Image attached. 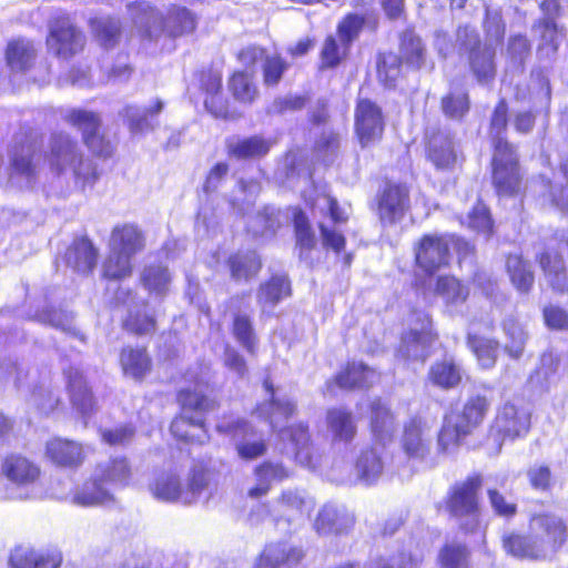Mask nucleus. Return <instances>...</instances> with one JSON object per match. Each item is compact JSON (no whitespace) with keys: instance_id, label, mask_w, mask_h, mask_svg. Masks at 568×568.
<instances>
[{"instance_id":"nucleus-17","label":"nucleus","mask_w":568,"mask_h":568,"mask_svg":"<svg viewBox=\"0 0 568 568\" xmlns=\"http://www.w3.org/2000/svg\"><path fill=\"white\" fill-rule=\"evenodd\" d=\"M530 426V415L513 404H505L495 419V428L506 437L515 438L526 434Z\"/></svg>"},{"instance_id":"nucleus-24","label":"nucleus","mask_w":568,"mask_h":568,"mask_svg":"<svg viewBox=\"0 0 568 568\" xmlns=\"http://www.w3.org/2000/svg\"><path fill=\"white\" fill-rule=\"evenodd\" d=\"M145 239L142 231L133 224L115 226L110 237V248L120 254L134 256L143 251Z\"/></svg>"},{"instance_id":"nucleus-1","label":"nucleus","mask_w":568,"mask_h":568,"mask_svg":"<svg viewBox=\"0 0 568 568\" xmlns=\"http://www.w3.org/2000/svg\"><path fill=\"white\" fill-rule=\"evenodd\" d=\"M48 162L53 173L71 174L82 190L92 186L99 178L94 163L84 158L77 142L63 133L52 135Z\"/></svg>"},{"instance_id":"nucleus-15","label":"nucleus","mask_w":568,"mask_h":568,"mask_svg":"<svg viewBox=\"0 0 568 568\" xmlns=\"http://www.w3.org/2000/svg\"><path fill=\"white\" fill-rule=\"evenodd\" d=\"M427 158L438 170H449L457 163V151L449 132L438 130L428 136Z\"/></svg>"},{"instance_id":"nucleus-56","label":"nucleus","mask_w":568,"mask_h":568,"mask_svg":"<svg viewBox=\"0 0 568 568\" xmlns=\"http://www.w3.org/2000/svg\"><path fill=\"white\" fill-rule=\"evenodd\" d=\"M436 293L442 296L447 304H462L467 300L469 290L456 277L442 276L437 280Z\"/></svg>"},{"instance_id":"nucleus-44","label":"nucleus","mask_w":568,"mask_h":568,"mask_svg":"<svg viewBox=\"0 0 568 568\" xmlns=\"http://www.w3.org/2000/svg\"><path fill=\"white\" fill-rule=\"evenodd\" d=\"M535 29L540 33V42L537 49L538 58L540 60H551L558 50L560 39L557 24L555 21L540 20L535 24Z\"/></svg>"},{"instance_id":"nucleus-50","label":"nucleus","mask_w":568,"mask_h":568,"mask_svg":"<svg viewBox=\"0 0 568 568\" xmlns=\"http://www.w3.org/2000/svg\"><path fill=\"white\" fill-rule=\"evenodd\" d=\"M291 292L290 283L284 276H274L267 283L261 285L257 300L263 306H275L283 297Z\"/></svg>"},{"instance_id":"nucleus-39","label":"nucleus","mask_w":568,"mask_h":568,"mask_svg":"<svg viewBox=\"0 0 568 568\" xmlns=\"http://www.w3.org/2000/svg\"><path fill=\"white\" fill-rule=\"evenodd\" d=\"M354 524V518L348 514H339L334 506H324L315 520V529L321 535L338 534Z\"/></svg>"},{"instance_id":"nucleus-10","label":"nucleus","mask_w":568,"mask_h":568,"mask_svg":"<svg viewBox=\"0 0 568 568\" xmlns=\"http://www.w3.org/2000/svg\"><path fill=\"white\" fill-rule=\"evenodd\" d=\"M385 128L382 109L368 99H361L355 109V132L363 148L382 139Z\"/></svg>"},{"instance_id":"nucleus-29","label":"nucleus","mask_w":568,"mask_h":568,"mask_svg":"<svg viewBox=\"0 0 568 568\" xmlns=\"http://www.w3.org/2000/svg\"><path fill=\"white\" fill-rule=\"evenodd\" d=\"M254 475L256 484L248 490V496L260 498L268 493L272 483L287 478L290 473L282 464L265 462L255 467Z\"/></svg>"},{"instance_id":"nucleus-31","label":"nucleus","mask_w":568,"mask_h":568,"mask_svg":"<svg viewBox=\"0 0 568 568\" xmlns=\"http://www.w3.org/2000/svg\"><path fill=\"white\" fill-rule=\"evenodd\" d=\"M506 271L514 287L523 294H528L535 283L531 265L519 254H510L506 260Z\"/></svg>"},{"instance_id":"nucleus-28","label":"nucleus","mask_w":568,"mask_h":568,"mask_svg":"<svg viewBox=\"0 0 568 568\" xmlns=\"http://www.w3.org/2000/svg\"><path fill=\"white\" fill-rule=\"evenodd\" d=\"M290 435L291 442L295 445L296 460L311 469H316L321 466V455L314 450L310 444V436L307 427L297 425L290 430L283 432L282 436Z\"/></svg>"},{"instance_id":"nucleus-46","label":"nucleus","mask_w":568,"mask_h":568,"mask_svg":"<svg viewBox=\"0 0 568 568\" xmlns=\"http://www.w3.org/2000/svg\"><path fill=\"white\" fill-rule=\"evenodd\" d=\"M163 109V102L158 100L153 106L149 109H140L136 106L125 108V116L129 128L134 133H142L154 128L153 116L159 114Z\"/></svg>"},{"instance_id":"nucleus-64","label":"nucleus","mask_w":568,"mask_h":568,"mask_svg":"<svg viewBox=\"0 0 568 568\" xmlns=\"http://www.w3.org/2000/svg\"><path fill=\"white\" fill-rule=\"evenodd\" d=\"M230 89L234 98L244 103H251L257 95L256 85L244 72H236L230 80Z\"/></svg>"},{"instance_id":"nucleus-45","label":"nucleus","mask_w":568,"mask_h":568,"mask_svg":"<svg viewBox=\"0 0 568 568\" xmlns=\"http://www.w3.org/2000/svg\"><path fill=\"white\" fill-rule=\"evenodd\" d=\"M399 57L409 68L419 69L423 65L425 49L422 40L413 31H405L402 34Z\"/></svg>"},{"instance_id":"nucleus-32","label":"nucleus","mask_w":568,"mask_h":568,"mask_svg":"<svg viewBox=\"0 0 568 568\" xmlns=\"http://www.w3.org/2000/svg\"><path fill=\"white\" fill-rule=\"evenodd\" d=\"M313 508V503L301 491L285 490L277 501V513L286 517L288 521L302 519L308 515Z\"/></svg>"},{"instance_id":"nucleus-60","label":"nucleus","mask_w":568,"mask_h":568,"mask_svg":"<svg viewBox=\"0 0 568 568\" xmlns=\"http://www.w3.org/2000/svg\"><path fill=\"white\" fill-rule=\"evenodd\" d=\"M402 62L400 57L393 52L379 54L377 61V75L379 81L386 87H394L400 75Z\"/></svg>"},{"instance_id":"nucleus-37","label":"nucleus","mask_w":568,"mask_h":568,"mask_svg":"<svg viewBox=\"0 0 568 568\" xmlns=\"http://www.w3.org/2000/svg\"><path fill=\"white\" fill-rule=\"evenodd\" d=\"M124 327L138 335L154 333L156 329L155 312L145 302L135 304L129 310Z\"/></svg>"},{"instance_id":"nucleus-9","label":"nucleus","mask_w":568,"mask_h":568,"mask_svg":"<svg viewBox=\"0 0 568 568\" xmlns=\"http://www.w3.org/2000/svg\"><path fill=\"white\" fill-rule=\"evenodd\" d=\"M417 266L427 274H434L449 262V241L447 236L427 234L415 245Z\"/></svg>"},{"instance_id":"nucleus-47","label":"nucleus","mask_w":568,"mask_h":568,"mask_svg":"<svg viewBox=\"0 0 568 568\" xmlns=\"http://www.w3.org/2000/svg\"><path fill=\"white\" fill-rule=\"evenodd\" d=\"M231 275L235 281L248 280L257 274L261 260L255 252L237 253L230 257Z\"/></svg>"},{"instance_id":"nucleus-7","label":"nucleus","mask_w":568,"mask_h":568,"mask_svg":"<svg viewBox=\"0 0 568 568\" xmlns=\"http://www.w3.org/2000/svg\"><path fill=\"white\" fill-rule=\"evenodd\" d=\"M39 174V159L36 160L34 145L31 142L14 145L10 156L9 183L18 189H29Z\"/></svg>"},{"instance_id":"nucleus-12","label":"nucleus","mask_w":568,"mask_h":568,"mask_svg":"<svg viewBox=\"0 0 568 568\" xmlns=\"http://www.w3.org/2000/svg\"><path fill=\"white\" fill-rule=\"evenodd\" d=\"M65 120L82 131L84 143L93 153L103 158L112 154V144L99 133L100 120L94 113L72 110L65 115Z\"/></svg>"},{"instance_id":"nucleus-63","label":"nucleus","mask_w":568,"mask_h":568,"mask_svg":"<svg viewBox=\"0 0 568 568\" xmlns=\"http://www.w3.org/2000/svg\"><path fill=\"white\" fill-rule=\"evenodd\" d=\"M38 321L48 324L54 328L61 329L64 333L75 335V327L73 325V316L60 310L45 308L38 313Z\"/></svg>"},{"instance_id":"nucleus-5","label":"nucleus","mask_w":568,"mask_h":568,"mask_svg":"<svg viewBox=\"0 0 568 568\" xmlns=\"http://www.w3.org/2000/svg\"><path fill=\"white\" fill-rule=\"evenodd\" d=\"M48 28L47 45L55 57L68 60L83 50L85 36L69 17L53 18Z\"/></svg>"},{"instance_id":"nucleus-30","label":"nucleus","mask_w":568,"mask_h":568,"mask_svg":"<svg viewBox=\"0 0 568 568\" xmlns=\"http://www.w3.org/2000/svg\"><path fill=\"white\" fill-rule=\"evenodd\" d=\"M378 379V374L363 363H352L335 378V384L343 389L367 388Z\"/></svg>"},{"instance_id":"nucleus-18","label":"nucleus","mask_w":568,"mask_h":568,"mask_svg":"<svg viewBox=\"0 0 568 568\" xmlns=\"http://www.w3.org/2000/svg\"><path fill=\"white\" fill-rule=\"evenodd\" d=\"M45 455L53 464L61 467L77 468L84 460L82 445L63 438L49 440L47 443Z\"/></svg>"},{"instance_id":"nucleus-51","label":"nucleus","mask_w":568,"mask_h":568,"mask_svg":"<svg viewBox=\"0 0 568 568\" xmlns=\"http://www.w3.org/2000/svg\"><path fill=\"white\" fill-rule=\"evenodd\" d=\"M504 332L506 335L505 352L514 359H519L525 349L527 333L523 326L514 318H507L504 322Z\"/></svg>"},{"instance_id":"nucleus-27","label":"nucleus","mask_w":568,"mask_h":568,"mask_svg":"<svg viewBox=\"0 0 568 568\" xmlns=\"http://www.w3.org/2000/svg\"><path fill=\"white\" fill-rule=\"evenodd\" d=\"M326 423L334 442L349 443L357 433V426L352 412L344 408L328 409Z\"/></svg>"},{"instance_id":"nucleus-11","label":"nucleus","mask_w":568,"mask_h":568,"mask_svg":"<svg viewBox=\"0 0 568 568\" xmlns=\"http://www.w3.org/2000/svg\"><path fill=\"white\" fill-rule=\"evenodd\" d=\"M480 485L481 479L479 476L469 477L452 488L447 501V508L453 516L457 518L468 517L470 519V529L477 524V491Z\"/></svg>"},{"instance_id":"nucleus-26","label":"nucleus","mask_w":568,"mask_h":568,"mask_svg":"<svg viewBox=\"0 0 568 568\" xmlns=\"http://www.w3.org/2000/svg\"><path fill=\"white\" fill-rule=\"evenodd\" d=\"M98 252L91 241L80 237L65 252V262L74 271L88 274L97 265Z\"/></svg>"},{"instance_id":"nucleus-41","label":"nucleus","mask_w":568,"mask_h":568,"mask_svg":"<svg viewBox=\"0 0 568 568\" xmlns=\"http://www.w3.org/2000/svg\"><path fill=\"white\" fill-rule=\"evenodd\" d=\"M178 400L182 407L183 413L187 415L195 413V417L200 418H202L204 413L214 410L216 408V402L205 395L202 389H182L178 395Z\"/></svg>"},{"instance_id":"nucleus-4","label":"nucleus","mask_w":568,"mask_h":568,"mask_svg":"<svg viewBox=\"0 0 568 568\" xmlns=\"http://www.w3.org/2000/svg\"><path fill=\"white\" fill-rule=\"evenodd\" d=\"M528 528L546 559L552 558L567 541V524L555 514L532 515Z\"/></svg>"},{"instance_id":"nucleus-23","label":"nucleus","mask_w":568,"mask_h":568,"mask_svg":"<svg viewBox=\"0 0 568 568\" xmlns=\"http://www.w3.org/2000/svg\"><path fill=\"white\" fill-rule=\"evenodd\" d=\"M430 440L426 425L420 418H412L404 427L402 446L407 456L424 458L429 452Z\"/></svg>"},{"instance_id":"nucleus-19","label":"nucleus","mask_w":568,"mask_h":568,"mask_svg":"<svg viewBox=\"0 0 568 568\" xmlns=\"http://www.w3.org/2000/svg\"><path fill=\"white\" fill-rule=\"evenodd\" d=\"M1 469L2 474L18 487H28L40 477L39 466L20 455L7 457Z\"/></svg>"},{"instance_id":"nucleus-57","label":"nucleus","mask_w":568,"mask_h":568,"mask_svg":"<svg viewBox=\"0 0 568 568\" xmlns=\"http://www.w3.org/2000/svg\"><path fill=\"white\" fill-rule=\"evenodd\" d=\"M92 30L95 39L105 49L113 48L120 39V22L112 18H102L92 21Z\"/></svg>"},{"instance_id":"nucleus-22","label":"nucleus","mask_w":568,"mask_h":568,"mask_svg":"<svg viewBox=\"0 0 568 568\" xmlns=\"http://www.w3.org/2000/svg\"><path fill=\"white\" fill-rule=\"evenodd\" d=\"M538 262L548 286L557 294L567 293L568 277L562 256L558 252L546 251Z\"/></svg>"},{"instance_id":"nucleus-25","label":"nucleus","mask_w":568,"mask_h":568,"mask_svg":"<svg viewBox=\"0 0 568 568\" xmlns=\"http://www.w3.org/2000/svg\"><path fill=\"white\" fill-rule=\"evenodd\" d=\"M501 542L504 550L515 558L529 560L546 559L530 531L528 534L506 532L503 535Z\"/></svg>"},{"instance_id":"nucleus-14","label":"nucleus","mask_w":568,"mask_h":568,"mask_svg":"<svg viewBox=\"0 0 568 568\" xmlns=\"http://www.w3.org/2000/svg\"><path fill=\"white\" fill-rule=\"evenodd\" d=\"M221 433L232 434L234 438L242 435L241 439H236L235 449L241 459L253 460L262 457L267 452V445L263 438H256L252 428L243 420L233 423H221L216 426Z\"/></svg>"},{"instance_id":"nucleus-58","label":"nucleus","mask_w":568,"mask_h":568,"mask_svg":"<svg viewBox=\"0 0 568 568\" xmlns=\"http://www.w3.org/2000/svg\"><path fill=\"white\" fill-rule=\"evenodd\" d=\"M164 28L171 36H181L195 29V18L185 8H174L164 21Z\"/></svg>"},{"instance_id":"nucleus-55","label":"nucleus","mask_w":568,"mask_h":568,"mask_svg":"<svg viewBox=\"0 0 568 568\" xmlns=\"http://www.w3.org/2000/svg\"><path fill=\"white\" fill-rule=\"evenodd\" d=\"M468 346L481 367L490 368L495 365L499 346L497 341L470 335L468 336Z\"/></svg>"},{"instance_id":"nucleus-53","label":"nucleus","mask_w":568,"mask_h":568,"mask_svg":"<svg viewBox=\"0 0 568 568\" xmlns=\"http://www.w3.org/2000/svg\"><path fill=\"white\" fill-rule=\"evenodd\" d=\"M301 558V551L291 550L286 551V547L283 544H272L265 547L264 551L260 556L255 568H276L284 561H298Z\"/></svg>"},{"instance_id":"nucleus-35","label":"nucleus","mask_w":568,"mask_h":568,"mask_svg":"<svg viewBox=\"0 0 568 568\" xmlns=\"http://www.w3.org/2000/svg\"><path fill=\"white\" fill-rule=\"evenodd\" d=\"M272 145L273 142L271 140L261 135H253L229 141L227 150L236 159H254L266 155Z\"/></svg>"},{"instance_id":"nucleus-20","label":"nucleus","mask_w":568,"mask_h":568,"mask_svg":"<svg viewBox=\"0 0 568 568\" xmlns=\"http://www.w3.org/2000/svg\"><path fill=\"white\" fill-rule=\"evenodd\" d=\"M397 422L389 407L379 399L371 405V432L382 445L390 443L397 430Z\"/></svg>"},{"instance_id":"nucleus-62","label":"nucleus","mask_w":568,"mask_h":568,"mask_svg":"<svg viewBox=\"0 0 568 568\" xmlns=\"http://www.w3.org/2000/svg\"><path fill=\"white\" fill-rule=\"evenodd\" d=\"M132 258L129 254H120L115 250L110 248V255L104 262L103 272L109 278H123L132 274Z\"/></svg>"},{"instance_id":"nucleus-43","label":"nucleus","mask_w":568,"mask_h":568,"mask_svg":"<svg viewBox=\"0 0 568 568\" xmlns=\"http://www.w3.org/2000/svg\"><path fill=\"white\" fill-rule=\"evenodd\" d=\"M121 364L124 373L135 379L143 378L151 369V359L144 348H124Z\"/></svg>"},{"instance_id":"nucleus-48","label":"nucleus","mask_w":568,"mask_h":568,"mask_svg":"<svg viewBox=\"0 0 568 568\" xmlns=\"http://www.w3.org/2000/svg\"><path fill=\"white\" fill-rule=\"evenodd\" d=\"M429 379L442 388H453L462 381L460 368L453 359H444L432 365Z\"/></svg>"},{"instance_id":"nucleus-6","label":"nucleus","mask_w":568,"mask_h":568,"mask_svg":"<svg viewBox=\"0 0 568 568\" xmlns=\"http://www.w3.org/2000/svg\"><path fill=\"white\" fill-rule=\"evenodd\" d=\"M317 209L321 210V212L328 213V217L325 221L318 222L322 244L324 247L332 248L334 252L339 253L345 246V236L338 230V226L346 223L348 215L338 206L337 201L329 195H325L318 200L314 212Z\"/></svg>"},{"instance_id":"nucleus-21","label":"nucleus","mask_w":568,"mask_h":568,"mask_svg":"<svg viewBox=\"0 0 568 568\" xmlns=\"http://www.w3.org/2000/svg\"><path fill=\"white\" fill-rule=\"evenodd\" d=\"M67 376L72 407L82 416L90 415L95 408V399L83 374L78 368L71 367Z\"/></svg>"},{"instance_id":"nucleus-16","label":"nucleus","mask_w":568,"mask_h":568,"mask_svg":"<svg viewBox=\"0 0 568 568\" xmlns=\"http://www.w3.org/2000/svg\"><path fill=\"white\" fill-rule=\"evenodd\" d=\"M62 555L59 550L36 551L27 546H18L10 556L12 568H59Z\"/></svg>"},{"instance_id":"nucleus-38","label":"nucleus","mask_w":568,"mask_h":568,"mask_svg":"<svg viewBox=\"0 0 568 568\" xmlns=\"http://www.w3.org/2000/svg\"><path fill=\"white\" fill-rule=\"evenodd\" d=\"M95 475L103 484L125 486L131 478L132 469L126 458L116 457L100 464Z\"/></svg>"},{"instance_id":"nucleus-34","label":"nucleus","mask_w":568,"mask_h":568,"mask_svg":"<svg viewBox=\"0 0 568 568\" xmlns=\"http://www.w3.org/2000/svg\"><path fill=\"white\" fill-rule=\"evenodd\" d=\"M495 53L493 45L486 43L469 54L470 69L479 83H488L495 79Z\"/></svg>"},{"instance_id":"nucleus-49","label":"nucleus","mask_w":568,"mask_h":568,"mask_svg":"<svg viewBox=\"0 0 568 568\" xmlns=\"http://www.w3.org/2000/svg\"><path fill=\"white\" fill-rule=\"evenodd\" d=\"M143 286L151 293L165 294L171 283V274L162 264H150L144 267L141 274Z\"/></svg>"},{"instance_id":"nucleus-61","label":"nucleus","mask_w":568,"mask_h":568,"mask_svg":"<svg viewBox=\"0 0 568 568\" xmlns=\"http://www.w3.org/2000/svg\"><path fill=\"white\" fill-rule=\"evenodd\" d=\"M294 229L296 237V246L300 248V255L311 251L315 244V234L311 227L307 216L301 210L294 212Z\"/></svg>"},{"instance_id":"nucleus-36","label":"nucleus","mask_w":568,"mask_h":568,"mask_svg":"<svg viewBox=\"0 0 568 568\" xmlns=\"http://www.w3.org/2000/svg\"><path fill=\"white\" fill-rule=\"evenodd\" d=\"M37 50L27 39H17L8 43L6 60L12 71H26L34 62Z\"/></svg>"},{"instance_id":"nucleus-52","label":"nucleus","mask_w":568,"mask_h":568,"mask_svg":"<svg viewBox=\"0 0 568 568\" xmlns=\"http://www.w3.org/2000/svg\"><path fill=\"white\" fill-rule=\"evenodd\" d=\"M493 183L501 195H514L520 190L521 174L519 166L493 169Z\"/></svg>"},{"instance_id":"nucleus-40","label":"nucleus","mask_w":568,"mask_h":568,"mask_svg":"<svg viewBox=\"0 0 568 568\" xmlns=\"http://www.w3.org/2000/svg\"><path fill=\"white\" fill-rule=\"evenodd\" d=\"M171 433L178 439L185 442H199L202 444L205 439L203 419L183 412L171 423Z\"/></svg>"},{"instance_id":"nucleus-42","label":"nucleus","mask_w":568,"mask_h":568,"mask_svg":"<svg viewBox=\"0 0 568 568\" xmlns=\"http://www.w3.org/2000/svg\"><path fill=\"white\" fill-rule=\"evenodd\" d=\"M103 481L97 478L85 483L73 496V503L79 506L90 507L104 505L113 499L109 489L103 487Z\"/></svg>"},{"instance_id":"nucleus-13","label":"nucleus","mask_w":568,"mask_h":568,"mask_svg":"<svg viewBox=\"0 0 568 568\" xmlns=\"http://www.w3.org/2000/svg\"><path fill=\"white\" fill-rule=\"evenodd\" d=\"M409 209V190L404 184H388L378 197V216L383 224L403 220Z\"/></svg>"},{"instance_id":"nucleus-59","label":"nucleus","mask_w":568,"mask_h":568,"mask_svg":"<svg viewBox=\"0 0 568 568\" xmlns=\"http://www.w3.org/2000/svg\"><path fill=\"white\" fill-rule=\"evenodd\" d=\"M383 468L382 457L375 449L362 453L356 463L358 476L366 483L376 480L382 475Z\"/></svg>"},{"instance_id":"nucleus-8","label":"nucleus","mask_w":568,"mask_h":568,"mask_svg":"<svg viewBox=\"0 0 568 568\" xmlns=\"http://www.w3.org/2000/svg\"><path fill=\"white\" fill-rule=\"evenodd\" d=\"M410 323L413 326L403 336L399 353L406 358L424 361L426 348L436 339L432 320L428 314L417 312L413 315Z\"/></svg>"},{"instance_id":"nucleus-54","label":"nucleus","mask_w":568,"mask_h":568,"mask_svg":"<svg viewBox=\"0 0 568 568\" xmlns=\"http://www.w3.org/2000/svg\"><path fill=\"white\" fill-rule=\"evenodd\" d=\"M470 552L458 542L446 544L438 554L440 568H470Z\"/></svg>"},{"instance_id":"nucleus-33","label":"nucleus","mask_w":568,"mask_h":568,"mask_svg":"<svg viewBox=\"0 0 568 568\" xmlns=\"http://www.w3.org/2000/svg\"><path fill=\"white\" fill-rule=\"evenodd\" d=\"M265 389L271 395V400L261 404L256 412L261 417L270 420L273 428H276L283 419L288 418L295 412V404L286 399L274 397V389L268 379L264 382Z\"/></svg>"},{"instance_id":"nucleus-3","label":"nucleus","mask_w":568,"mask_h":568,"mask_svg":"<svg viewBox=\"0 0 568 568\" xmlns=\"http://www.w3.org/2000/svg\"><path fill=\"white\" fill-rule=\"evenodd\" d=\"M211 473L202 467H195L183 489L179 476L171 473L161 474L150 485L154 498L162 501H181L185 505L194 503L201 493L209 487Z\"/></svg>"},{"instance_id":"nucleus-2","label":"nucleus","mask_w":568,"mask_h":568,"mask_svg":"<svg viewBox=\"0 0 568 568\" xmlns=\"http://www.w3.org/2000/svg\"><path fill=\"white\" fill-rule=\"evenodd\" d=\"M489 407L485 396L470 397L460 413L450 414L445 418L438 435V446L443 452L457 446L484 419Z\"/></svg>"}]
</instances>
